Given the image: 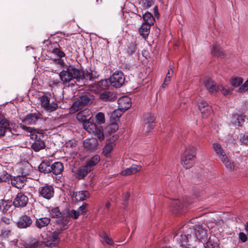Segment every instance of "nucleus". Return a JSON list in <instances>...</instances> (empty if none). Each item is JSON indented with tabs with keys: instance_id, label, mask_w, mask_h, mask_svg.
<instances>
[{
	"instance_id": "56",
	"label": "nucleus",
	"mask_w": 248,
	"mask_h": 248,
	"mask_svg": "<svg viewBox=\"0 0 248 248\" xmlns=\"http://www.w3.org/2000/svg\"><path fill=\"white\" fill-rule=\"evenodd\" d=\"M0 124H6L7 126H9V121L5 118V117L0 113Z\"/></svg>"
},
{
	"instance_id": "9",
	"label": "nucleus",
	"mask_w": 248,
	"mask_h": 248,
	"mask_svg": "<svg viewBox=\"0 0 248 248\" xmlns=\"http://www.w3.org/2000/svg\"><path fill=\"white\" fill-rule=\"evenodd\" d=\"M29 198L24 193L20 192L17 194L13 200V205L15 207L21 208L27 205Z\"/></svg>"
},
{
	"instance_id": "46",
	"label": "nucleus",
	"mask_w": 248,
	"mask_h": 248,
	"mask_svg": "<svg viewBox=\"0 0 248 248\" xmlns=\"http://www.w3.org/2000/svg\"><path fill=\"white\" fill-rule=\"evenodd\" d=\"M93 143L96 144V140L95 139L86 140L83 142V145L84 147L87 148L89 150H91L93 148V146L91 145Z\"/></svg>"
},
{
	"instance_id": "45",
	"label": "nucleus",
	"mask_w": 248,
	"mask_h": 248,
	"mask_svg": "<svg viewBox=\"0 0 248 248\" xmlns=\"http://www.w3.org/2000/svg\"><path fill=\"white\" fill-rule=\"evenodd\" d=\"M11 179V176L6 171H3L0 172V182H6Z\"/></svg>"
},
{
	"instance_id": "8",
	"label": "nucleus",
	"mask_w": 248,
	"mask_h": 248,
	"mask_svg": "<svg viewBox=\"0 0 248 248\" xmlns=\"http://www.w3.org/2000/svg\"><path fill=\"white\" fill-rule=\"evenodd\" d=\"M109 80L112 86L119 88L124 83L125 78L122 72L116 71L110 77Z\"/></svg>"
},
{
	"instance_id": "17",
	"label": "nucleus",
	"mask_w": 248,
	"mask_h": 248,
	"mask_svg": "<svg viewBox=\"0 0 248 248\" xmlns=\"http://www.w3.org/2000/svg\"><path fill=\"white\" fill-rule=\"evenodd\" d=\"M70 195L73 198H75L77 201H83L90 197V194L87 190L79 191H71L70 193Z\"/></svg>"
},
{
	"instance_id": "27",
	"label": "nucleus",
	"mask_w": 248,
	"mask_h": 248,
	"mask_svg": "<svg viewBox=\"0 0 248 248\" xmlns=\"http://www.w3.org/2000/svg\"><path fill=\"white\" fill-rule=\"evenodd\" d=\"M170 208L175 210L176 212H179L182 209L184 206H186V203H184L180 200L175 199L172 201L170 203Z\"/></svg>"
},
{
	"instance_id": "20",
	"label": "nucleus",
	"mask_w": 248,
	"mask_h": 248,
	"mask_svg": "<svg viewBox=\"0 0 248 248\" xmlns=\"http://www.w3.org/2000/svg\"><path fill=\"white\" fill-rule=\"evenodd\" d=\"M204 84L207 90L211 93H213L218 91L220 89L218 86H217L216 84L210 78H206L204 80Z\"/></svg>"
},
{
	"instance_id": "3",
	"label": "nucleus",
	"mask_w": 248,
	"mask_h": 248,
	"mask_svg": "<svg viewBox=\"0 0 248 248\" xmlns=\"http://www.w3.org/2000/svg\"><path fill=\"white\" fill-rule=\"evenodd\" d=\"M21 127L30 133L29 136L31 140H34L31 144V148L34 152H37L45 148L46 144L43 140V135L41 132H39L34 128L26 126L23 124L21 125Z\"/></svg>"
},
{
	"instance_id": "19",
	"label": "nucleus",
	"mask_w": 248,
	"mask_h": 248,
	"mask_svg": "<svg viewBox=\"0 0 248 248\" xmlns=\"http://www.w3.org/2000/svg\"><path fill=\"white\" fill-rule=\"evenodd\" d=\"M52 53L58 57V58H52L55 63L58 64L61 66H63L64 64V61L62 59L65 56V53L58 48H54L52 50Z\"/></svg>"
},
{
	"instance_id": "61",
	"label": "nucleus",
	"mask_w": 248,
	"mask_h": 248,
	"mask_svg": "<svg viewBox=\"0 0 248 248\" xmlns=\"http://www.w3.org/2000/svg\"><path fill=\"white\" fill-rule=\"evenodd\" d=\"M239 238L242 242H246L247 241V236L244 232H240Z\"/></svg>"
},
{
	"instance_id": "57",
	"label": "nucleus",
	"mask_w": 248,
	"mask_h": 248,
	"mask_svg": "<svg viewBox=\"0 0 248 248\" xmlns=\"http://www.w3.org/2000/svg\"><path fill=\"white\" fill-rule=\"evenodd\" d=\"M248 90V79L245 83L239 87L238 91L239 92H244Z\"/></svg>"
},
{
	"instance_id": "24",
	"label": "nucleus",
	"mask_w": 248,
	"mask_h": 248,
	"mask_svg": "<svg viewBox=\"0 0 248 248\" xmlns=\"http://www.w3.org/2000/svg\"><path fill=\"white\" fill-rule=\"evenodd\" d=\"M50 221L51 219L49 217H40L36 219L35 225L37 228L41 229L46 227L50 224Z\"/></svg>"
},
{
	"instance_id": "36",
	"label": "nucleus",
	"mask_w": 248,
	"mask_h": 248,
	"mask_svg": "<svg viewBox=\"0 0 248 248\" xmlns=\"http://www.w3.org/2000/svg\"><path fill=\"white\" fill-rule=\"evenodd\" d=\"M58 108V105L57 103L54 101L51 102L49 101L47 104V105L44 107L43 108L46 111L51 112L55 111Z\"/></svg>"
},
{
	"instance_id": "49",
	"label": "nucleus",
	"mask_w": 248,
	"mask_h": 248,
	"mask_svg": "<svg viewBox=\"0 0 248 248\" xmlns=\"http://www.w3.org/2000/svg\"><path fill=\"white\" fill-rule=\"evenodd\" d=\"M119 128L118 125L115 123H112L107 127V130L110 134L116 132Z\"/></svg>"
},
{
	"instance_id": "34",
	"label": "nucleus",
	"mask_w": 248,
	"mask_h": 248,
	"mask_svg": "<svg viewBox=\"0 0 248 248\" xmlns=\"http://www.w3.org/2000/svg\"><path fill=\"white\" fill-rule=\"evenodd\" d=\"M143 19L144 21L143 23L150 25L154 24L155 18L153 15L149 12H147L143 15Z\"/></svg>"
},
{
	"instance_id": "25",
	"label": "nucleus",
	"mask_w": 248,
	"mask_h": 248,
	"mask_svg": "<svg viewBox=\"0 0 248 248\" xmlns=\"http://www.w3.org/2000/svg\"><path fill=\"white\" fill-rule=\"evenodd\" d=\"M124 16L125 22L127 25L135 24V19L141 20V17L140 15H138L134 13H126L124 15Z\"/></svg>"
},
{
	"instance_id": "50",
	"label": "nucleus",
	"mask_w": 248,
	"mask_h": 248,
	"mask_svg": "<svg viewBox=\"0 0 248 248\" xmlns=\"http://www.w3.org/2000/svg\"><path fill=\"white\" fill-rule=\"evenodd\" d=\"M123 112H124L121 111V110L118 109L117 110H115L111 114V119H114V121L119 120Z\"/></svg>"
},
{
	"instance_id": "54",
	"label": "nucleus",
	"mask_w": 248,
	"mask_h": 248,
	"mask_svg": "<svg viewBox=\"0 0 248 248\" xmlns=\"http://www.w3.org/2000/svg\"><path fill=\"white\" fill-rule=\"evenodd\" d=\"M104 241L108 244L112 245L113 243V240L111 238H109L106 233H103L101 236Z\"/></svg>"
},
{
	"instance_id": "39",
	"label": "nucleus",
	"mask_w": 248,
	"mask_h": 248,
	"mask_svg": "<svg viewBox=\"0 0 248 248\" xmlns=\"http://www.w3.org/2000/svg\"><path fill=\"white\" fill-rule=\"evenodd\" d=\"M173 74V70L172 68H170L168 71L166 77L164 80V82L162 85V88H165L169 84L171 78Z\"/></svg>"
},
{
	"instance_id": "6",
	"label": "nucleus",
	"mask_w": 248,
	"mask_h": 248,
	"mask_svg": "<svg viewBox=\"0 0 248 248\" xmlns=\"http://www.w3.org/2000/svg\"><path fill=\"white\" fill-rule=\"evenodd\" d=\"M79 216V212H78L77 210H68L66 213H63L62 217L57 220V224H60L63 229L66 230L68 229V224L70 222V219H77Z\"/></svg>"
},
{
	"instance_id": "37",
	"label": "nucleus",
	"mask_w": 248,
	"mask_h": 248,
	"mask_svg": "<svg viewBox=\"0 0 248 248\" xmlns=\"http://www.w3.org/2000/svg\"><path fill=\"white\" fill-rule=\"evenodd\" d=\"M115 146V143L110 142L107 143L103 148V154L105 156H108Z\"/></svg>"
},
{
	"instance_id": "23",
	"label": "nucleus",
	"mask_w": 248,
	"mask_h": 248,
	"mask_svg": "<svg viewBox=\"0 0 248 248\" xmlns=\"http://www.w3.org/2000/svg\"><path fill=\"white\" fill-rule=\"evenodd\" d=\"M91 171L90 170L86 165L82 166L75 172L76 177L79 180L84 179Z\"/></svg>"
},
{
	"instance_id": "53",
	"label": "nucleus",
	"mask_w": 248,
	"mask_h": 248,
	"mask_svg": "<svg viewBox=\"0 0 248 248\" xmlns=\"http://www.w3.org/2000/svg\"><path fill=\"white\" fill-rule=\"evenodd\" d=\"M203 109L204 112H201L202 114V117L204 118L207 117L212 112V109L210 106L205 107V108H204Z\"/></svg>"
},
{
	"instance_id": "51",
	"label": "nucleus",
	"mask_w": 248,
	"mask_h": 248,
	"mask_svg": "<svg viewBox=\"0 0 248 248\" xmlns=\"http://www.w3.org/2000/svg\"><path fill=\"white\" fill-rule=\"evenodd\" d=\"M243 82L242 78H234L232 79L231 84L234 87H238Z\"/></svg>"
},
{
	"instance_id": "44",
	"label": "nucleus",
	"mask_w": 248,
	"mask_h": 248,
	"mask_svg": "<svg viewBox=\"0 0 248 248\" xmlns=\"http://www.w3.org/2000/svg\"><path fill=\"white\" fill-rule=\"evenodd\" d=\"M136 44L135 42H131L127 45L126 50L130 55H131L136 51Z\"/></svg>"
},
{
	"instance_id": "55",
	"label": "nucleus",
	"mask_w": 248,
	"mask_h": 248,
	"mask_svg": "<svg viewBox=\"0 0 248 248\" xmlns=\"http://www.w3.org/2000/svg\"><path fill=\"white\" fill-rule=\"evenodd\" d=\"M218 87H219L220 88L218 89V91H220L224 95H228L231 93V91L229 90L227 87L223 86L222 85H218Z\"/></svg>"
},
{
	"instance_id": "48",
	"label": "nucleus",
	"mask_w": 248,
	"mask_h": 248,
	"mask_svg": "<svg viewBox=\"0 0 248 248\" xmlns=\"http://www.w3.org/2000/svg\"><path fill=\"white\" fill-rule=\"evenodd\" d=\"M88 203L86 202H83L82 204L78 207V210L77 211L78 212H79V215H84L86 214V213L88 211Z\"/></svg>"
},
{
	"instance_id": "59",
	"label": "nucleus",
	"mask_w": 248,
	"mask_h": 248,
	"mask_svg": "<svg viewBox=\"0 0 248 248\" xmlns=\"http://www.w3.org/2000/svg\"><path fill=\"white\" fill-rule=\"evenodd\" d=\"M213 148L215 153L222 151L223 150L221 146L218 143H213Z\"/></svg>"
},
{
	"instance_id": "58",
	"label": "nucleus",
	"mask_w": 248,
	"mask_h": 248,
	"mask_svg": "<svg viewBox=\"0 0 248 248\" xmlns=\"http://www.w3.org/2000/svg\"><path fill=\"white\" fill-rule=\"evenodd\" d=\"M240 141L242 143L248 145V133H246L240 138Z\"/></svg>"
},
{
	"instance_id": "62",
	"label": "nucleus",
	"mask_w": 248,
	"mask_h": 248,
	"mask_svg": "<svg viewBox=\"0 0 248 248\" xmlns=\"http://www.w3.org/2000/svg\"><path fill=\"white\" fill-rule=\"evenodd\" d=\"M130 197V193L129 192H126L123 196L124 200L126 201H127Z\"/></svg>"
},
{
	"instance_id": "32",
	"label": "nucleus",
	"mask_w": 248,
	"mask_h": 248,
	"mask_svg": "<svg viewBox=\"0 0 248 248\" xmlns=\"http://www.w3.org/2000/svg\"><path fill=\"white\" fill-rule=\"evenodd\" d=\"M100 157L98 155H94L87 162L85 165L91 171L94 169V166L100 161Z\"/></svg>"
},
{
	"instance_id": "16",
	"label": "nucleus",
	"mask_w": 248,
	"mask_h": 248,
	"mask_svg": "<svg viewBox=\"0 0 248 248\" xmlns=\"http://www.w3.org/2000/svg\"><path fill=\"white\" fill-rule=\"evenodd\" d=\"M216 153L228 169L232 170L234 168V162H231L228 159L223 150L222 151L217 152Z\"/></svg>"
},
{
	"instance_id": "18",
	"label": "nucleus",
	"mask_w": 248,
	"mask_h": 248,
	"mask_svg": "<svg viewBox=\"0 0 248 248\" xmlns=\"http://www.w3.org/2000/svg\"><path fill=\"white\" fill-rule=\"evenodd\" d=\"M41 119L39 113H30L27 115L23 120V122L27 124H35L38 120Z\"/></svg>"
},
{
	"instance_id": "21",
	"label": "nucleus",
	"mask_w": 248,
	"mask_h": 248,
	"mask_svg": "<svg viewBox=\"0 0 248 248\" xmlns=\"http://www.w3.org/2000/svg\"><path fill=\"white\" fill-rule=\"evenodd\" d=\"M191 237L192 236L189 234L180 235L177 234L174 236V239L182 247L186 245Z\"/></svg>"
},
{
	"instance_id": "43",
	"label": "nucleus",
	"mask_w": 248,
	"mask_h": 248,
	"mask_svg": "<svg viewBox=\"0 0 248 248\" xmlns=\"http://www.w3.org/2000/svg\"><path fill=\"white\" fill-rule=\"evenodd\" d=\"M38 100L41 103V106L43 108L50 101V99L47 95L44 94L39 97Z\"/></svg>"
},
{
	"instance_id": "52",
	"label": "nucleus",
	"mask_w": 248,
	"mask_h": 248,
	"mask_svg": "<svg viewBox=\"0 0 248 248\" xmlns=\"http://www.w3.org/2000/svg\"><path fill=\"white\" fill-rule=\"evenodd\" d=\"M8 130H10L9 126H7L6 124H0V137H3Z\"/></svg>"
},
{
	"instance_id": "22",
	"label": "nucleus",
	"mask_w": 248,
	"mask_h": 248,
	"mask_svg": "<svg viewBox=\"0 0 248 248\" xmlns=\"http://www.w3.org/2000/svg\"><path fill=\"white\" fill-rule=\"evenodd\" d=\"M110 85L109 79H105L94 82L93 87L95 88L99 91H101L108 89Z\"/></svg>"
},
{
	"instance_id": "42",
	"label": "nucleus",
	"mask_w": 248,
	"mask_h": 248,
	"mask_svg": "<svg viewBox=\"0 0 248 248\" xmlns=\"http://www.w3.org/2000/svg\"><path fill=\"white\" fill-rule=\"evenodd\" d=\"M155 0H140V3L144 9L151 7L154 3Z\"/></svg>"
},
{
	"instance_id": "35",
	"label": "nucleus",
	"mask_w": 248,
	"mask_h": 248,
	"mask_svg": "<svg viewBox=\"0 0 248 248\" xmlns=\"http://www.w3.org/2000/svg\"><path fill=\"white\" fill-rule=\"evenodd\" d=\"M205 245L206 248H218V246L217 240L215 237L213 238L210 237Z\"/></svg>"
},
{
	"instance_id": "2",
	"label": "nucleus",
	"mask_w": 248,
	"mask_h": 248,
	"mask_svg": "<svg viewBox=\"0 0 248 248\" xmlns=\"http://www.w3.org/2000/svg\"><path fill=\"white\" fill-rule=\"evenodd\" d=\"M91 114L92 113L89 109H84L77 114V119L78 121L83 122L84 129L89 133L93 134L99 140H103L105 137L103 127L89 121L91 118Z\"/></svg>"
},
{
	"instance_id": "40",
	"label": "nucleus",
	"mask_w": 248,
	"mask_h": 248,
	"mask_svg": "<svg viewBox=\"0 0 248 248\" xmlns=\"http://www.w3.org/2000/svg\"><path fill=\"white\" fill-rule=\"evenodd\" d=\"M212 53L215 56L223 57L224 56V52L221 49L220 47L218 46L214 45L212 49Z\"/></svg>"
},
{
	"instance_id": "63",
	"label": "nucleus",
	"mask_w": 248,
	"mask_h": 248,
	"mask_svg": "<svg viewBox=\"0 0 248 248\" xmlns=\"http://www.w3.org/2000/svg\"><path fill=\"white\" fill-rule=\"evenodd\" d=\"M2 220L3 221V222L5 223H6L7 224H9L10 223V220L9 218H7L6 217L3 218Z\"/></svg>"
},
{
	"instance_id": "38",
	"label": "nucleus",
	"mask_w": 248,
	"mask_h": 248,
	"mask_svg": "<svg viewBox=\"0 0 248 248\" xmlns=\"http://www.w3.org/2000/svg\"><path fill=\"white\" fill-rule=\"evenodd\" d=\"M50 216L52 218H57L58 219L62 217L63 214L61 212L58 207L52 208L50 211Z\"/></svg>"
},
{
	"instance_id": "28",
	"label": "nucleus",
	"mask_w": 248,
	"mask_h": 248,
	"mask_svg": "<svg viewBox=\"0 0 248 248\" xmlns=\"http://www.w3.org/2000/svg\"><path fill=\"white\" fill-rule=\"evenodd\" d=\"M51 172L55 175L61 174L63 170V164L61 162H55L51 165Z\"/></svg>"
},
{
	"instance_id": "12",
	"label": "nucleus",
	"mask_w": 248,
	"mask_h": 248,
	"mask_svg": "<svg viewBox=\"0 0 248 248\" xmlns=\"http://www.w3.org/2000/svg\"><path fill=\"white\" fill-rule=\"evenodd\" d=\"M145 124L143 127V131L144 133H147L153 129L155 127V118L150 113H148L144 116Z\"/></svg>"
},
{
	"instance_id": "64",
	"label": "nucleus",
	"mask_w": 248,
	"mask_h": 248,
	"mask_svg": "<svg viewBox=\"0 0 248 248\" xmlns=\"http://www.w3.org/2000/svg\"><path fill=\"white\" fill-rule=\"evenodd\" d=\"M110 206V202H107L106 203V207L108 209H109Z\"/></svg>"
},
{
	"instance_id": "29",
	"label": "nucleus",
	"mask_w": 248,
	"mask_h": 248,
	"mask_svg": "<svg viewBox=\"0 0 248 248\" xmlns=\"http://www.w3.org/2000/svg\"><path fill=\"white\" fill-rule=\"evenodd\" d=\"M100 98L105 101H114L116 99V96L113 92L106 91L101 94Z\"/></svg>"
},
{
	"instance_id": "7",
	"label": "nucleus",
	"mask_w": 248,
	"mask_h": 248,
	"mask_svg": "<svg viewBox=\"0 0 248 248\" xmlns=\"http://www.w3.org/2000/svg\"><path fill=\"white\" fill-rule=\"evenodd\" d=\"M55 227V231L51 233V235L47 237L45 242L46 245L47 247H53L59 244L60 241V239L59 237V234H61L63 231L65 230L61 225L57 224V222H56Z\"/></svg>"
},
{
	"instance_id": "10",
	"label": "nucleus",
	"mask_w": 248,
	"mask_h": 248,
	"mask_svg": "<svg viewBox=\"0 0 248 248\" xmlns=\"http://www.w3.org/2000/svg\"><path fill=\"white\" fill-rule=\"evenodd\" d=\"M33 220L31 217L29 215H22L18 220L16 225L18 228L26 229L30 227L32 224Z\"/></svg>"
},
{
	"instance_id": "33",
	"label": "nucleus",
	"mask_w": 248,
	"mask_h": 248,
	"mask_svg": "<svg viewBox=\"0 0 248 248\" xmlns=\"http://www.w3.org/2000/svg\"><path fill=\"white\" fill-rule=\"evenodd\" d=\"M51 164L49 161H43L38 167L39 170L45 173L51 172Z\"/></svg>"
},
{
	"instance_id": "26",
	"label": "nucleus",
	"mask_w": 248,
	"mask_h": 248,
	"mask_svg": "<svg viewBox=\"0 0 248 248\" xmlns=\"http://www.w3.org/2000/svg\"><path fill=\"white\" fill-rule=\"evenodd\" d=\"M141 166L133 164L128 168L125 169L121 172V175L123 176H128L136 173L140 171L141 169Z\"/></svg>"
},
{
	"instance_id": "14",
	"label": "nucleus",
	"mask_w": 248,
	"mask_h": 248,
	"mask_svg": "<svg viewBox=\"0 0 248 248\" xmlns=\"http://www.w3.org/2000/svg\"><path fill=\"white\" fill-rule=\"evenodd\" d=\"M27 179L26 174L17 176L11 180V185L18 189H21L26 184Z\"/></svg>"
},
{
	"instance_id": "47",
	"label": "nucleus",
	"mask_w": 248,
	"mask_h": 248,
	"mask_svg": "<svg viewBox=\"0 0 248 248\" xmlns=\"http://www.w3.org/2000/svg\"><path fill=\"white\" fill-rule=\"evenodd\" d=\"M95 118L96 122L98 124V125L101 126V124L105 123V116L104 113L102 112L98 113L95 116Z\"/></svg>"
},
{
	"instance_id": "30",
	"label": "nucleus",
	"mask_w": 248,
	"mask_h": 248,
	"mask_svg": "<svg viewBox=\"0 0 248 248\" xmlns=\"http://www.w3.org/2000/svg\"><path fill=\"white\" fill-rule=\"evenodd\" d=\"M245 120L241 115L233 114L231 118V122L235 126H241Z\"/></svg>"
},
{
	"instance_id": "31",
	"label": "nucleus",
	"mask_w": 248,
	"mask_h": 248,
	"mask_svg": "<svg viewBox=\"0 0 248 248\" xmlns=\"http://www.w3.org/2000/svg\"><path fill=\"white\" fill-rule=\"evenodd\" d=\"M151 26L150 25L143 23L139 29V31L141 36L144 39L148 37L150 32Z\"/></svg>"
},
{
	"instance_id": "15",
	"label": "nucleus",
	"mask_w": 248,
	"mask_h": 248,
	"mask_svg": "<svg viewBox=\"0 0 248 248\" xmlns=\"http://www.w3.org/2000/svg\"><path fill=\"white\" fill-rule=\"evenodd\" d=\"M195 238L202 243L205 242L207 239V230L202 227L198 226L195 229Z\"/></svg>"
},
{
	"instance_id": "11",
	"label": "nucleus",
	"mask_w": 248,
	"mask_h": 248,
	"mask_svg": "<svg viewBox=\"0 0 248 248\" xmlns=\"http://www.w3.org/2000/svg\"><path fill=\"white\" fill-rule=\"evenodd\" d=\"M39 192L40 196L43 198L50 200L54 196V190L52 186L46 185L39 188Z\"/></svg>"
},
{
	"instance_id": "60",
	"label": "nucleus",
	"mask_w": 248,
	"mask_h": 248,
	"mask_svg": "<svg viewBox=\"0 0 248 248\" xmlns=\"http://www.w3.org/2000/svg\"><path fill=\"white\" fill-rule=\"evenodd\" d=\"M209 106L207 103L205 101H201L199 104V108L201 112H204L203 108H205V107Z\"/></svg>"
},
{
	"instance_id": "13",
	"label": "nucleus",
	"mask_w": 248,
	"mask_h": 248,
	"mask_svg": "<svg viewBox=\"0 0 248 248\" xmlns=\"http://www.w3.org/2000/svg\"><path fill=\"white\" fill-rule=\"evenodd\" d=\"M118 109L121 110L122 112H124L131 107V99L127 96H122L118 99Z\"/></svg>"
},
{
	"instance_id": "4",
	"label": "nucleus",
	"mask_w": 248,
	"mask_h": 248,
	"mask_svg": "<svg viewBox=\"0 0 248 248\" xmlns=\"http://www.w3.org/2000/svg\"><path fill=\"white\" fill-rule=\"evenodd\" d=\"M196 158V148L191 146L185 150L182 158V164L186 169H190L194 164Z\"/></svg>"
},
{
	"instance_id": "1",
	"label": "nucleus",
	"mask_w": 248,
	"mask_h": 248,
	"mask_svg": "<svg viewBox=\"0 0 248 248\" xmlns=\"http://www.w3.org/2000/svg\"><path fill=\"white\" fill-rule=\"evenodd\" d=\"M59 77L63 84L69 86V82L73 79H76L78 82L81 81L85 85L86 81L84 80L92 81L97 78L98 75L91 69L84 71L70 66L66 70L62 71L59 74Z\"/></svg>"
},
{
	"instance_id": "5",
	"label": "nucleus",
	"mask_w": 248,
	"mask_h": 248,
	"mask_svg": "<svg viewBox=\"0 0 248 248\" xmlns=\"http://www.w3.org/2000/svg\"><path fill=\"white\" fill-rule=\"evenodd\" d=\"M92 96L89 93H86L78 97L73 104L70 111L75 113L82 109L85 106L92 102Z\"/></svg>"
},
{
	"instance_id": "41",
	"label": "nucleus",
	"mask_w": 248,
	"mask_h": 248,
	"mask_svg": "<svg viewBox=\"0 0 248 248\" xmlns=\"http://www.w3.org/2000/svg\"><path fill=\"white\" fill-rule=\"evenodd\" d=\"M41 245L40 242L37 239L32 238L30 240L26 248H36Z\"/></svg>"
}]
</instances>
